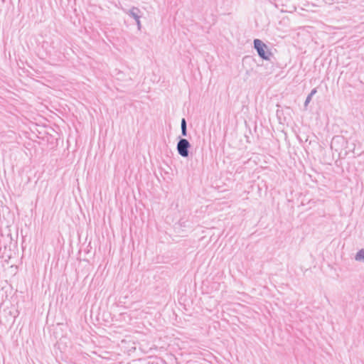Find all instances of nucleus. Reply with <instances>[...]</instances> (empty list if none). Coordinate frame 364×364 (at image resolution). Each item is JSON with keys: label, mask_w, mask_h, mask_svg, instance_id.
Returning <instances> with one entry per match:
<instances>
[{"label": "nucleus", "mask_w": 364, "mask_h": 364, "mask_svg": "<svg viewBox=\"0 0 364 364\" xmlns=\"http://www.w3.org/2000/svg\"><path fill=\"white\" fill-rule=\"evenodd\" d=\"M316 89H313V90L311 91V92H310V94H309V96H311V97H313V95H315V94H316Z\"/></svg>", "instance_id": "obj_8"}, {"label": "nucleus", "mask_w": 364, "mask_h": 364, "mask_svg": "<svg viewBox=\"0 0 364 364\" xmlns=\"http://www.w3.org/2000/svg\"><path fill=\"white\" fill-rule=\"evenodd\" d=\"M254 47L256 49L259 57L264 60L269 59V56L267 55L265 52L267 46L261 40L255 39L254 41Z\"/></svg>", "instance_id": "obj_2"}, {"label": "nucleus", "mask_w": 364, "mask_h": 364, "mask_svg": "<svg viewBox=\"0 0 364 364\" xmlns=\"http://www.w3.org/2000/svg\"><path fill=\"white\" fill-rule=\"evenodd\" d=\"M124 11L132 16L135 21H138L141 18V11L137 7L133 6L129 10H124Z\"/></svg>", "instance_id": "obj_3"}, {"label": "nucleus", "mask_w": 364, "mask_h": 364, "mask_svg": "<svg viewBox=\"0 0 364 364\" xmlns=\"http://www.w3.org/2000/svg\"><path fill=\"white\" fill-rule=\"evenodd\" d=\"M355 259L358 262H364V249L360 250L355 256Z\"/></svg>", "instance_id": "obj_4"}, {"label": "nucleus", "mask_w": 364, "mask_h": 364, "mask_svg": "<svg viewBox=\"0 0 364 364\" xmlns=\"http://www.w3.org/2000/svg\"><path fill=\"white\" fill-rule=\"evenodd\" d=\"M136 23L137 25L138 30H141V25L140 19H138V21H136Z\"/></svg>", "instance_id": "obj_7"}, {"label": "nucleus", "mask_w": 364, "mask_h": 364, "mask_svg": "<svg viewBox=\"0 0 364 364\" xmlns=\"http://www.w3.org/2000/svg\"><path fill=\"white\" fill-rule=\"evenodd\" d=\"M191 147L189 141L186 139H181L177 143V151L179 155L183 157L188 156V149Z\"/></svg>", "instance_id": "obj_1"}, {"label": "nucleus", "mask_w": 364, "mask_h": 364, "mask_svg": "<svg viewBox=\"0 0 364 364\" xmlns=\"http://www.w3.org/2000/svg\"><path fill=\"white\" fill-rule=\"evenodd\" d=\"M181 127L182 136H187V126H186V121L184 118L182 119V120H181Z\"/></svg>", "instance_id": "obj_5"}, {"label": "nucleus", "mask_w": 364, "mask_h": 364, "mask_svg": "<svg viewBox=\"0 0 364 364\" xmlns=\"http://www.w3.org/2000/svg\"><path fill=\"white\" fill-rule=\"evenodd\" d=\"M311 98H312V97H311L309 95L307 96V97H306V100L304 102V106L305 107H306L309 105V103L311 100Z\"/></svg>", "instance_id": "obj_6"}]
</instances>
